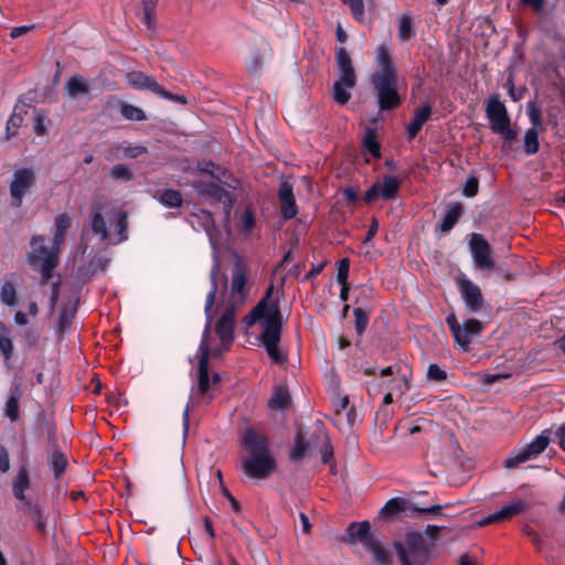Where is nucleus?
Returning a JSON list of instances; mask_svg holds the SVG:
<instances>
[{
    "mask_svg": "<svg viewBox=\"0 0 565 565\" xmlns=\"http://www.w3.org/2000/svg\"><path fill=\"white\" fill-rule=\"evenodd\" d=\"M433 108L430 104H423L414 113V116L406 127L407 139L413 140L422 130L423 126L430 119Z\"/></svg>",
    "mask_w": 565,
    "mask_h": 565,
    "instance_id": "nucleus-23",
    "label": "nucleus"
},
{
    "mask_svg": "<svg viewBox=\"0 0 565 565\" xmlns=\"http://www.w3.org/2000/svg\"><path fill=\"white\" fill-rule=\"evenodd\" d=\"M406 499L403 498H392L390 499L384 507L381 509L380 514L384 518H394L397 516L401 512H411L412 507Z\"/></svg>",
    "mask_w": 565,
    "mask_h": 565,
    "instance_id": "nucleus-30",
    "label": "nucleus"
},
{
    "mask_svg": "<svg viewBox=\"0 0 565 565\" xmlns=\"http://www.w3.org/2000/svg\"><path fill=\"white\" fill-rule=\"evenodd\" d=\"M211 279V290L207 292L205 298L204 313L206 317V324L204 328V332L202 339L209 340L210 337V328L213 321V306L215 303L216 294L218 290V282L223 285L224 289L227 287V277L225 274H222L218 267V264L215 263L211 269L210 274Z\"/></svg>",
    "mask_w": 565,
    "mask_h": 565,
    "instance_id": "nucleus-11",
    "label": "nucleus"
},
{
    "mask_svg": "<svg viewBox=\"0 0 565 565\" xmlns=\"http://www.w3.org/2000/svg\"><path fill=\"white\" fill-rule=\"evenodd\" d=\"M463 214V205L460 202L451 203L437 228L443 233H449Z\"/></svg>",
    "mask_w": 565,
    "mask_h": 565,
    "instance_id": "nucleus-25",
    "label": "nucleus"
},
{
    "mask_svg": "<svg viewBox=\"0 0 565 565\" xmlns=\"http://www.w3.org/2000/svg\"><path fill=\"white\" fill-rule=\"evenodd\" d=\"M107 263H108V260H107V259H105V258H99V259H98V263H97V266H96L93 270L90 269V267L93 266V264L90 263L89 265L81 266V267L78 268V273H79V275H82V276H86V275H88V274H94V273L96 271L97 267H99L100 269H103V270H104V269L106 268V266H107Z\"/></svg>",
    "mask_w": 565,
    "mask_h": 565,
    "instance_id": "nucleus-59",
    "label": "nucleus"
},
{
    "mask_svg": "<svg viewBox=\"0 0 565 565\" xmlns=\"http://www.w3.org/2000/svg\"><path fill=\"white\" fill-rule=\"evenodd\" d=\"M200 359L198 366V388L196 395L202 397H207V403H210L213 398V395L209 394L211 388V379L209 372V361L211 356V349L209 345V340L201 339L199 345Z\"/></svg>",
    "mask_w": 565,
    "mask_h": 565,
    "instance_id": "nucleus-13",
    "label": "nucleus"
},
{
    "mask_svg": "<svg viewBox=\"0 0 565 565\" xmlns=\"http://www.w3.org/2000/svg\"><path fill=\"white\" fill-rule=\"evenodd\" d=\"M247 282V266L243 263L241 258H237L234 263L233 273H232V284L231 291L232 296H238L242 301L245 300L247 296L246 289Z\"/></svg>",
    "mask_w": 565,
    "mask_h": 565,
    "instance_id": "nucleus-20",
    "label": "nucleus"
},
{
    "mask_svg": "<svg viewBox=\"0 0 565 565\" xmlns=\"http://www.w3.org/2000/svg\"><path fill=\"white\" fill-rule=\"evenodd\" d=\"M551 435L552 433L550 429H544L530 444L521 449L513 450L504 460V467L508 469H514L521 463L536 458L548 447L552 441Z\"/></svg>",
    "mask_w": 565,
    "mask_h": 565,
    "instance_id": "nucleus-7",
    "label": "nucleus"
},
{
    "mask_svg": "<svg viewBox=\"0 0 565 565\" xmlns=\"http://www.w3.org/2000/svg\"><path fill=\"white\" fill-rule=\"evenodd\" d=\"M109 175L113 180L121 181V182H129L134 178V173L128 164L125 163H117L115 164L110 171Z\"/></svg>",
    "mask_w": 565,
    "mask_h": 565,
    "instance_id": "nucleus-45",
    "label": "nucleus"
},
{
    "mask_svg": "<svg viewBox=\"0 0 565 565\" xmlns=\"http://www.w3.org/2000/svg\"><path fill=\"white\" fill-rule=\"evenodd\" d=\"M14 278V274L6 275L0 287V301L9 308L17 305V288Z\"/></svg>",
    "mask_w": 565,
    "mask_h": 565,
    "instance_id": "nucleus-28",
    "label": "nucleus"
},
{
    "mask_svg": "<svg viewBox=\"0 0 565 565\" xmlns=\"http://www.w3.org/2000/svg\"><path fill=\"white\" fill-rule=\"evenodd\" d=\"M23 122V117L20 114L13 113L6 125V139H10L18 135V130Z\"/></svg>",
    "mask_w": 565,
    "mask_h": 565,
    "instance_id": "nucleus-49",
    "label": "nucleus"
},
{
    "mask_svg": "<svg viewBox=\"0 0 565 565\" xmlns=\"http://www.w3.org/2000/svg\"><path fill=\"white\" fill-rule=\"evenodd\" d=\"M118 109L120 115L127 120L145 121L148 119L146 113L141 108L129 103L119 102Z\"/></svg>",
    "mask_w": 565,
    "mask_h": 565,
    "instance_id": "nucleus-35",
    "label": "nucleus"
},
{
    "mask_svg": "<svg viewBox=\"0 0 565 565\" xmlns=\"http://www.w3.org/2000/svg\"><path fill=\"white\" fill-rule=\"evenodd\" d=\"M36 172L34 168H19L13 171L12 180L9 184L11 205L20 207L23 204L24 196L32 191L36 184Z\"/></svg>",
    "mask_w": 565,
    "mask_h": 565,
    "instance_id": "nucleus-9",
    "label": "nucleus"
},
{
    "mask_svg": "<svg viewBox=\"0 0 565 565\" xmlns=\"http://www.w3.org/2000/svg\"><path fill=\"white\" fill-rule=\"evenodd\" d=\"M524 152L526 156H533L540 150L539 130L529 128L524 135L523 142Z\"/></svg>",
    "mask_w": 565,
    "mask_h": 565,
    "instance_id": "nucleus-40",
    "label": "nucleus"
},
{
    "mask_svg": "<svg viewBox=\"0 0 565 565\" xmlns=\"http://www.w3.org/2000/svg\"><path fill=\"white\" fill-rule=\"evenodd\" d=\"M334 62L340 76L333 83L332 97L338 105L343 106L351 99L350 89L356 86L358 77L351 56L344 47L337 49Z\"/></svg>",
    "mask_w": 565,
    "mask_h": 565,
    "instance_id": "nucleus-4",
    "label": "nucleus"
},
{
    "mask_svg": "<svg viewBox=\"0 0 565 565\" xmlns=\"http://www.w3.org/2000/svg\"><path fill=\"white\" fill-rule=\"evenodd\" d=\"M198 170L201 173L209 174L217 181H222V179L226 178L228 174V171L225 168L214 163L211 160L198 161Z\"/></svg>",
    "mask_w": 565,
    "mask_h": 565,
    "instance_id": "nucleus-34",
    "label": "nucleus"
},
{
    "mask_svg": "<svg viewBox=\"0 0 565 565\" xmlns=\"http://www.w3.org/2000/svg\"><path fill=\"white\" fill-rule=\"evenodd\" d=\"M278 198L280 202L281 216L285 220L294 218L298 213V207L291 184L282 182L278 190Z\"/></svg>",
    "mask_w": 565,
    "mask_h": 565,
    "instance_id": "nucleus-21",
    "label": "nucleus"
},
{
    "mask_svg": "<svg viewBox=\"0 0 565 565\" xmlns=\"http://www.w3.org/2000/svg\"><path fill=\"white\" fill-rule=\"evenodd\" d=\"M128 84L138 90H149L158 95L161 85L152 77L139 71H132L126 75Z\"/></svg>",
    "mask_w": 565,
    "mask_h": 565,
    "instance_id": "nucleus-22",
    "label": "nucleus"
},
{
    "mask_svg": "<svg viewBox=\"0 0 565 565\" xmlns=\"http://www.w3.org/2000/svg\"><path fill=\"white\" fill-rule=\"evenodd\" d=\"M486 116L489 128L503 140V148L510 146L518 138V130L511 126V117L508 108L500 99L499 94H492L486 104Z\"/></svg>",
    "mask_w": 565,
    "mask_h": 565,
    "instance_id": "nucleus-3",
    "label": "nucleus"
},
{
    "mask_svg": "<svg viewBox=\"0 0 565 565\" xmlns=\"http://www.w3.org/2000/svg\"><path fill=\"white\" fill-rule=\"evenodd\" d=\"M31 481L30 476L25 467H21L15 476V478L12 480V493L13 497L24 502L29 498L25 495V491L30 489Z\"/></svg>",
    "mask_w": 565,
    "mask_h": 565,
    "instance_id": "nucleus-29",
    "label": "nucleus"
},
{
    "mask_svg": "<svg viewBox=\"0 0 565 565\" xmlns=\"http://www.w3.org/2000/svg\"><path fill=\"white\" fill-rule=\"evenodd\" d=\"M195 189L199 192V194L209 196L212 200L224 204L228 209L232 207L233 205V196L231 192H228L227 190H225L215 182L198 181L195 184Z\"/></svg>",
    "mask_w": 565,
    "mask_h": 565,
    "instance_id": "nucleus-18",
    "label": "nucleus"
},
{
    "mask_svg": "<svg viewBox=\"0 0 565 565\" xmlns=\"http://www.w3.org/2000/svg\"><path fill=\"white\" fill-rule=\"evenodd\" d=\"M273 290L274 286L270 285L264 297L244 318V321L247 326H252L258 321L260 322L263 327L260 333L262 344L273 362L280 364L286 360L278 347L281 339L284 321L279 301L271 297Z\"/></svg>",
    "mask_w": 565,
    "mask_h": 565,
    "instance_id": "nucleus-1",
    "label": "nucleus"
},
{
    "mask_svg": "<svg viewBox=\"0 0 565 565\" xmlns=\"http://www.w3.org/2000/svg\"><path fill=\"white\" fill-rule=\"evenodd\" d=\"M530 507V503L525 502L520 498H515L508 505H504L494 513L487 515L486 518L481 519L478 523L480 526H487L493 523L508 521L527 511Z\"/></svg>",
    "mask_w": 565,
    "mask_h": 565,
    "instance_id": "nucleus-16",
    "label": "nucleus"
},
{
    "mask_svg": "<svg viewBox=\"0 0 565 565\" xmlns=\"http://www.w3.org/2000/svg\"><path fill=\"white\" fill-rule=\"evenodd\" d=\"M365 550L373 555V559L379 565H391L392 559L390 553L382 546L381 542L375 537Z\"/></svg>",
    "mask_w": 565,
    "mask_h": 565,
    "instance_id": "nucleus-32",
    "label": "nucleus"
},
{
    "mask_svg": "<svg viewBox=\"0 0 565 565\" xmlns=\"http://www.w3.org/2000/svg\"><path fill=\"white\" fill-rule=\"evenodd\" d=\"M447 379V372L438 364L431 363L427 369V380L430 382L440 383Z\"/></svg>",
    "mask_w": 565,
    "mask_h": 565,
    "instance_id": "nucleus-52",
    "label": "nucleus"
},
{
    "mask_svg": "<svg viewBox=\"0 0 565 565\" xmlns=\"http://www.w3.org/2000/svg\"><path fill=\"white\" fill-rule=\"evenodd\" d=\"M456 284L469 312L476 313L480 311L483 306V296L480 287L465 276L458 277Z\"/></svg>",
    "mask_w": 565,
    "mask_h": 565,
    "instance_id": "nucleus-15",
    "label": "nucleus"
},
{
    "mask_svg": "<svg viewBox=\"0 0 565 565\" xmlns=\"http://www.w3.org/2000/svg\"><path fill=\"white\" fill-rule=\"evenodd\" d=\"M413 36H415L413 19L404 14L399 20L398 38L401 41H408Z\"/></svg>",
    "mask_w": 565,
    "mask_h": 565,
    "instance_id": "nucleus-47",
    "label": "nucleus"
},
{
    "mask_svg": "<svg viewBox=\"0 0 565 565\" xmlns=\"http://www.w3.org/2000/svg\"><path fill=\"white\" fill-rule=\"evenodd\" d=\"M471 256L476 267L480 270H492L494 259L491 255V246L482 234L472 233L469 241Z\"/></svg>",
    "mask_w": 565,
    "mask_h": 565,
    "instance_id": "nucleus-12",
    "label": "nucleus"
},
{
    "mask_svg": "<svg viewBox=\"0 0 565 565\" xmlns=\"http://www.w3.org/2000/svg\"><path fill=\"white\" fill-rule=\"evenodd\" d=\"M446 323L454 337L455 343L463 351L469 350L472 338L479 335L484 329V324L478 319H467L461 326L455 313H449L446 317Z\"/></svg>",
    "mask_w": 565,
    "mask_h": 565,
    "instance_id": "nucleus-8",
    "label": "nucleus"
},
{
    "mask_svg": "<svg viewBox=\"0 0 565 565\" xmlns=\"http://www.w3.org/2000/svg\"><path fill=\"white\" fill-rule=\"evenodd\" d=\"M555 439L559 448L565 451V424H562L554 433Z\"/></svg>",
    "mask_w": 565,
    "mask_h": 565,
    "instance_id": "nucleus-63",
    "label": "nucleus"
},
{
    "mask_svg": "<svg viewBox=\"0 0 565 565\" xmlns=\"http://www.w3.org/2000/svg\"><path fill=\"white\" fill-rule=\"evenodd\" d=\"M324 436V444L321 449V460L323 463H328L330 459L333 457V448L329 441L328 435L322 433Z\"/></svg>",
    "mask_w": 565,
    "mask_h": 565,
    "instance_id": "nucleus-58",
    "label": "nucleus"
},
{
    "mask_svg": "<svg viewBox=\"0 0 565 565\" xmlns=\"http://www.w3.org/2000/svg\"><path fill=\"white\" fill-rule=\"evenodd\" d=\"M458 564L459 565H480L478 558L475 556H471L469 553L461 554L459 557Z\"/></svg>",
    "mask_w": 565,
    "mask_h": 565,
    "instance_id": "nucleus-64",
    "label": "nucleus"
},
{
    "mask_svg": "<svg viewBox=\"0 0 565 565\" xmlns=\"http://www.w3.org/2000/svg\"><path fill=\"white\" fill-rule=\"evenodd\" d=\"M394 547L402 565H426L429 562L430 550L418 532L407 533L405 542L396 541Z\"/></svg>",
    "mask_w": 565,
    "mask_h": 565,
    "instance_id": "nucleus-5",
    "label": "nucleus"
},
{
    "mask_svg": "<svg viewBox=\"0 0 565 565\" xmlns=\"http://www.w3.org/2000/svg\"><path fill=\"white\" fill-rule=\"evenodd\" d=\"M158 0H145L143 4V22L151 31L156 28V7Z\"/></svg>",
    "mask_w": 565,
    "mask_h": 565,
    "instance_id": "nucleus-46",
    "label": "nucleus"
},
{
    "mask_svg": "<svg viewBox=\"0 0 565 565\" xmlns=\"http://www.w3.org/2000/svg\"><path fill=\"white\" fill-rule=\"evenodd\" d=\"M479 192V179L475 175H471L467 179L463 188L462 194L466 198H475Z\"/></svg>",
    "mask_w": 565,
    "mask_h": 565,
    "instance_id": "nucleus-54",
    "label": "nucleus"
},
{
    "mask_svg": "<svg viewBox=\"0 0 565 565\" xmlns=\"http://www.w3.org/2000/svg\"><path fill=\"white\" fill-rule=\"evenodd\" d=\"M344 4L349 6L353 18L363 22L365 18L364 1L363 0H341Z\"/></svg>",
    "mask_w": 565,
    "mask_h": 565,
    "instance_id": "nucleus-50",
    "label": "nucleus"
},
{
    "mask_svg": "<svg viewBox=\"0 0 565 565\" xmlns=\"http://www.w3.org/2000/svg\"><path fill=\"white\" fill-rule=\"evenodd\" d=\"M73 317H74L73 312H70L66 309L62 310V312L60 313V319H58L60 337L63 335L67 330H70Z\"/></svg>",
    "mask_w": 565,
    "mask_h": 565,
    "instance_id": "nucleus-55",
    "label": "nucleus"
},
{
    "mask_svg": "<svg viewBox=\"0 0 565 565\" xmlns=\"http://www.w3.org/2000/svg\"><path fill=\"white\" fill-rule=\"evenodd\" d=\"M342 194L348 203L353 204L359 200L358 191L352 186H345Z\"/></svg>",
    "mask_w": 565,
    "mask_h": 565,
    "instance_id": "nucleus-62",
    "label": "nucleus"
},
{
    "mask_svg": "<svg viewBox=\"0 0 565 565\" xmlns=\"http://www.w3.org/2000/svg\"><path fill=\"white\" fill-rule=\"evenodd\" d=\"M370 522H351L347 527V537H343L342 541L354 544L355 542H360L364 547H366L375 537L370 533Z\"/></svg>",
    "mask_w": 565,
    "mask_h": 565,
    "instance_id": "nucleus-19",
    "label": "nucleus"
},
{
    "mask_svg": "<svg viewBox=\"0 0 565 565\" xmlns=\"http://www.w3.org/2000/svg\"><path fill=\"white\" fill-rule=\"evenodd\" d=\"M158 201L166 207H180L183 204V196L179 190L166 189Z\"/></svg>",
    "mask_w": 565,
    "mask_h": 565,
    "instance_id": "nucleus-38",
    "label": "nucleus"
},
{
    "mask_svg": "<svg viewBox=\"0 0 565 565\" xmlns=\"http://www.w3.org/2000/svg\"><path fill=\"white\" fill-rule=\"evenodd\" d=\"M66 90L70 96L76 97L78 95L87 94L89 92V87L79 75H74L67 81Z\"/></svg>",
    "mask_w": 565,
    "mask_h": 565,
    "instance_id": "nucleus-43",
    "label": "nucleus"
},
{
    "mask_svg": "<svg viewBox=\"0 0 565 565\" xmlns=\"http://www.w3.org/2000/svg\"><path fill=\"white\" fill-rule=\"evenodd\" d=\"M355 332L361 338L369 324L371 310L358 307L353 310Z\"/></svg>",
    "mask_w": 565,
    "mask_h": 565,
    "instance_id": "nucleus-42",
    "label": "nucleus"
},
{
    "mask_svg": "<svg viewBox=\"0 0 565 565\" xmlns=\"http://www.w3.org/2000/svg\"><path fill=\"white\" fill-rule=\"evenodd\" d=\"M364 149L374 158L381 157V145L376 138L375 129L369 128L362 140Z\"/></svg>",
    "mask_w": 565,
    "mask_h": 565,
    "instance_id": "nucleus-41",
    "label": "nucleus"
},
{
    "mask_svg": "<svg viewBox=\"0 0 565 565\" xmlns=\"http://www.w3.org/2000/svg\"><path fill=\"white\" fill-rule=\"evenodd\" d=\"M148 152L147 147L145 146H126L124 147V157L128 159H136L141 154Z\"/></svg>",
    "mask_w": 565,
    "mask_h": 565,
    "instance_id": "nucleus-56",
    "label": "nucleus"
},
{
    "mask_svg": "<svg viewBox=\"0 0 565 565\" xmlns=\"http://www.w3.org/2000/svg\"><path fill=\"white\" fill-rule=\"evenodd\" d=\"M401 188V181L394 175H384L383 182H375L365 192L363 201L367 204L373 203L379 198L393 200L397 196Z\"/></svg>",
    "mask_w": 565,
    "mask_h": 565,
    "instance_id": "nucleus-14",
    "label": "nucleus"
},
{
    "mask_svg": "<svg viewBox=\"0 0 565 565\" xmlns=\"http://www.w3.org/2000/svg\"><path fill=\"white\" fill-rule=\"evenodd\" d=\"M9 468H10V459H9L8 450L3 446H0V471L7 472L9 470Z\"/></svg>",
    "mask_w": 565,
    "mask_h": 565,
    "instance_id": "nucleus-61",
    "label": "nucleus"
},
{
    "mask_svg": "<svg viewBox=\"0 0 565 565\" xmlns=\"http://www.w3.org/2000/svg\"><path fill=\"white\" fill-rule=\"evenodd\" d=\"M24 513H29L31 515L32 521L34 522L35 529L41 532H46V516L44 515L43 510L36 502H33L31 499L22 502L20 508Z\"/></svg>",
    "mask_w": 565,
    "mask_h": 565,
    "instance_id": "nucleus-27",
    "label": "nucleus"
},
{
    "mask_svg": "<svg viewBox=\"0 0 565 565\" xmlns=\"http://www.w3.org/2000/svg\"><path fill=\"white\" fill-rule=\"evenodd\" d=\"M158 96H160L167 100H170V102L179 103L181 105L188 104V98L184 95L170 93L167 89H164L162 86L160 87Z\"/></svg>",
    "mask_w": 565,
    "mask_h": 565,
    "instance_id": "nucleus-57",
    "label": "nucleus"
},
{
    "mask_svg": "<svg viewBox=\"0 0 565 565\" xmlns=\"http://www.w3.org/2000/svg\"><path fill=\"white\" fill-rule=\"evenodd\" d=\"M349 270H350V260L349 258H342L338 263V273H337V281L340 285H349Z\"/></svg>",
    "mask_w": 565,
    "mask_h": 565,
    "instance_id": "nucleus-53",
    "label": "nucleus"
},
{
    "mask_svg": "<svg viewBox=\"0 0 565 565\" xmlns=\"http://www.w3.org/2000/svg\"><path fill=\"white\" fill-rule=\"evenodd\" d=\"M441 508L443 507L440 504H435L429 508H418L416 505H413L412 513L413 514H428V513L436 514V513L440 512Z\"/></svg>",
    "mask_w": 565,
    "mask_h": 565,
    "instance_id": "nucleus-60",
    "label": "nucleus"
},
{
    "mask_svg": "<svg viewBox=\"0 0 565 565\" xmlns=\"http://www.w3.org/2000/svg\"><path fill=\"white\" fill-rule=\"evenodd\" d=\"M71 226V218L67 214H58L55 217V233H54V245H58L64 242L66 232Z\"/></svg>",
    "mask_w": 565,
    "mask_h": 565,
    "instance_id": "nucleus-37",
    "label": "nucleus"
},
{
    "mask_svg": "<svg viewBox=\"0 0 565 565\" xmlns=\"http://www.w3.org/2000/svg\"><path fill=\"white\" fill-rule=\"evenodd\" d=\"M47 465L53 470L54 479L60 480L68 467V459L62 448H55L47 455Z\"/></svg>",
    "mask_w": 565,
    "mask_h": 565,
    "instance_id": "nucleus-26",
    "label": "nucleus"
},
{
    "mask_svg": "<svg viewBox=\"0 0 565 565\" xmlns=\"http://www.w3.org/2000/svg\"><path fill=\"white\" fill-rule=\"evenodd\" d=\"M22 395L20 390V385L17 384L14 386V393L8 398L4 407V414L10 419L11 423H14L20 417V405L19 401Z\"/></svg>",
    "mask_w": 565,
    "mask_h": 565,
    "instance_id": "nucleus-31",
    "label": "nucleus"
},
{
    "mask_svg": "<svg viewBox=\"0 0 565 565\" xmlns=\"http://www.w3.org/2000/svg\"><path fill=\"white\" fill-rule=\"evenodd\" d=\"M397 82L398 76L370 78L381 113L395 110L403 104L404 97L398 92Z\"/></svg>",
    "mask_w": 565,
    "mask_h": 565,
    "instance_id": "nucleus-6",
    "label": "nucleus"
},
{
    "mask_svg": "<svg viewBox=\"0 0 565 565\" xmlns=\"http://www.w3.org/2000/svg\"><path fill=\"white\" fill-rule=\"evenodd\" d=\"M90 227L94 234L98 235L102 241L108 237L106 221L99 212H95L90 215Z\"/></svg>",
    "mask_w": 565,
    "mask_h": 565,
    "instance_id": "nucleus-44",
    "label": "nucleus"
},
{
    "mask_svg": "<svg viewBox=\"0 0 565 565\" xmlns=\"http://www.w3.org/2000/svg\"><path fill=\"white\" fill-rule=\"evenodd\" d=\"M235 330V308L227 306L215 326V332L221 339L224 350H228L230 344L234 340Z\"/></svg>",
    "mask_w": 565,
    "mask_h": 565,
    "instance_id": "nucleus-17",
    "label": "nucleus"
},
{
    "mask_svg": "<svg viewBox=\"0 0 565 565\" xmlns=\"http://www.w3.org/2000/svg\"><path fill=\"white\" fill-rule=\"evenodd\" d=\"M376 63L379 70L372 73L371 77H392L397 76L396 66L392 60L390 51L385 46H380L376 50Z\"/></svg>",
    "mask_w": 565,
    "mask_h": 565,
    "instance_id": "nucleus-24",
    "label": "nucleus"
},
{
    "mask_svg": "<svg viewBox=\"0 0 565 565\" xmlns=\"http://www.w3.org/2000/svg\"><path fill=\"white\" fill-rule=\"evenodd\" d=\"M307 449L308 444L305 440V434L300 429H298L295 435V445L289 452V459L291 461L301 460L305 457Z\"/></svg>",
    "mask_w": 565,
    "mask_h": 565,
    "instance_id": "nucleus-39",
    "label": "nucleus"
},
{
    "mask_svg": "<svg viewBox=\"0 0 565 565\" xmlns=\"http://www.w3.org/2000/svg\"><path fill=\"white\" fill-rule=\"evenodd\" d=\"M43 429L46 433V439L47 444L51 447V450H54L55 448H61L58 445V435H57V427L54 423L46 422L43 426Z\"/></svg>",
    "mask_w": 565,
    "mask_h": 565,
    "instance_id": "nucleus-51",
    "label": "nucleus"
},
{
    "mask_svg": "<svg viewBox=\"0 0 565 565\" xmlns=\"http://www.w3.org/2000/svg\"><path fill=\"white\" fill-rule=\"evenodd\" d=\"M291 402L289 391L286 387L278 386L275 388L268 406L271 409L282 411L289 406Z\"/></svg>",
    "mask_w": 565,
    "mask_h": 565,
    "instance_id": "nucleus-33",
    "label": "nucleus"
},
{
    "mask_svg": "<svg viewBox=\"0 0 565 565\" xmlns=\"http://www.w3.org/2000/svg\"><path fill=\"white\" fill-rule=\"evenodd\" d=\"M43 235H34L31 239L32 250L28 255L30 265L35 268L41 265V269H52L58 265V247L49 249L45 245Z\"/></svg>",
    "mask_w": 565,
    "mask_h": 565,
    "instance_id": "nucleus-10",
    "label": "nucleus"
},
{
    "mask_svg": "<svg viewBox=\"0 0 565 565\" xmlns=\"http://www.w3.org/2000/svg\"><path fill=\"white\" fill-rule=\"evenodd\" d=\"M526 114H527L530 122L532 125L531 128L537 129L539 127L542 126L543 120H542V116H541V109L537 106V103L535 99L527 103Z\"/></svg>",
    "mask_w": 565,
    "mask_h": 565,
    "instance_id": "nucleus-48",
    "label": "nucleus"
},
{
    "mask_svg": "<svg viewBox=\"0 0 565 565\" xmlns=\"http://www.w3.org/2000/svg\"><path fill=\"white\" fill-rule=\"evenodd\" d=\"M13 342L10 338V330L8 327L0 321V352L3 355L4 361H10L13 356Z\"/></svg>",
    "mask_w": 565,
    "mask_h": 565,
    "instance_id": "nucleus-36",
    "label": "nucleus"
},
{
    "mask_svg": "<svg viewBox=\"0 0 565 565\" xmlns=\"http://www.w3.org/2000/svg\"><path fill=\"white\" fill-rule=\"evenodd\" d=\"M239 440L247 452V456L242 459L244 475L256 480L268 478L277 468L268 438L248 427L242 431Z\"/></svg>",
    "mask_w": 565,
    "mask_h": 565,
    "instance_id": "nucleus-2",
    "label": "nucleus"
}]
</instances>
